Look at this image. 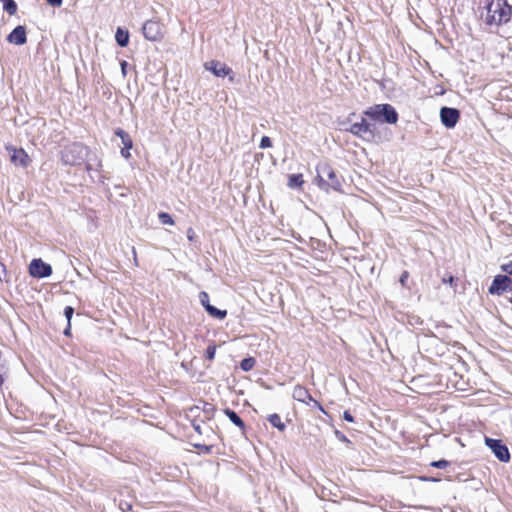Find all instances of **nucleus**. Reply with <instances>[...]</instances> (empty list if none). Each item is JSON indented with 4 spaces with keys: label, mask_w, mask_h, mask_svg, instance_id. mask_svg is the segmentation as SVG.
I'll list each match as a JSON object with an SVG mask.
<instances>
[{
    "label": "nucleus",
    "mask_w": 512,
    "mask_h": 512,
    "mask_svg": "<svg viewBox=\"0 0 512 512\" xmlns=\"http://www.w3.org/2000/svg\"><path fill=\"white\" fill-rule=\"evenodd\" d=\"M267 420L273 427L280 431H284L286 428V425L282 422L281 417L278 414L269 415Z\"/></svg>",
    "instance_id": "18"
},
{
    "label": "nucleus",
    "mask_w": 512,
    "mask_h": 512,
    "mask_svg": "<svg viewBox=\"0 0 512 512\" xmlns=\"http://www.w3.org/2000/svg\"><path fill=\"white\" fill-rule=\"evenodd\" d=\"M460 113L455 108L442 107L440 110V118L442 124L446 128H453L457 124Z\"/></svg>",
    "instance_id": "8"
},
{
    "label": "nucleus",
    "mask_w": 512,
    "mask_h": 512,
    "mask_svg": "<svg viewBox=\"0 0 512 512\" xmlns=\"http://www.w3.org/2000/svg\"><path fill=\"white\" fill-rule=\"evenodd\" d=\"M216 353V346L215 345H209L206 349V358L210 361H212L215 358Z\"/></svg>",
    "instance_id": "26"
},
{
    "label": "nucleus",
    "mask_w": 512,
    "mask_h": 512,
    "mask_svg": "<svg viewBox=\"0 0 512 512\" xmlns=\"http://www.w3.org/2000/svg\"><path fill=\"white\" fill-rule=\"evenodd\" d=\"M29 273L34 278H46L52 274V267L41 259H33L29 265Z\"/></svg>",
    "instance_id": "7"
},
{
    "label": "nucleus",
    "mask_w": 512,
    "mask_h": 512,
    "mask_svg": "<svg viewBox=\"0 0 512 512\" xmlns=\"http://www.w3.org/2000/svg\"><path fill=\"white\" fill-rule=\"evenodd\" d=\"M501 270L512 276V262L501 265Z\"/></svg>",
    "instance_id": "29"
},
{
    "label": "nucleus",
    "mask_w": 512,
    "mask_h": 512,
    "mask_svg": "<svg viewBox=\"0 0 512 512\" xmlns=\"http://www.w3.org/2000/svg\"><path fill=\"white\" fill-rule=\"evenodd\" d=\"M292 397L296 401H299L302 403H308V401H312L314 403L315 407L319 408L321 411H324L321 404L311 397L309 391L304 386H301V385L295 386L293 389V392H292Z\"/></svg>",
    "instance_id": "11"
},
{
    "label": "nucleus",
    "mask_w": 512,
    "mask_h": 512,
    "mask_svg": "<svg viewBox=\"0 0 512 512\" xmlns=\"http://www.w3.org/2000/svg\"><path fill=\"white\" fill-rule=\"evenodd\" d=\"M225 414L227 415V417L230 419V421L233 424H235L241 430H244L245 424H244L243 420L238 416V414L235 411H233L231 409H226L225 410Z\"/></svg>",
    "instance_id": "16"
},
{
    "label": "nucleus",
    "mask_w": 512,
    "mask_h": 512,
    "mask_svg": "<svg viewBox=\"0 0 512 512\" xmlns=\"http://www.w3.org/2000/svg\"><path fill=\"white\" fill-rule=\"evenodd\" d=\"M132 252H133V260H134L135 264L137 265L138 264L137 263V254H136V250L134 247L132 248Z\"/></svg>",
    "instance_id": "35"
},
{
    "label": "nucleus",
    "mask_w": 512,
    "mask_h": 512,
    "mask_svg": "<svg viewBox=\"0 0 512 512\" xmlns=\"http://www.w3.org/2000/svg\"><path fill=\"white\" fill-rule=\"evenodd\" d=\"M115 135L118 136L126 149H131L133 146L132 140L127 132L122 129H117Z\"/></svg>",
    "instance_id": "17"
},
{
    "label": "nucleus",
    "mask_w": 512,
    "mask_h": 512,
    "mask_svg": "<svg viewBox=\"0 0 512 512\" xmlns=\"http://www.w3.org/2000/svg\"><path fill=\"white\" fill-rule=\"evenodd\" d=\"M340 439H342L343 441H348L345 436H340Z\"/></svg>",
    "instance_id": "37"
},
{
    "label": "nucleus",
    "mask_w": 512,
    "mask_h": 512,
    "mask_svg": "<svg viewBox=\"0 0 512 512\" xmlns=\"http://www.w3.org/2000/svg\"><path fill=\"white\" fill-rule=\"evenodd\" d=\"M158 217L162 224H165V225H173L174 224L172 217L166 212L159 213Z\"/></svg>",
    "instance_id": "23"
},
{
    "label": "nucleus",
    "mask_w": 512,
    "mask_h": 512,
    "mask_svg": "<svg viewBox=\"0 0 512 512\" xmlns=\"http://www.w3.org/2000/svg\"><path fill=\"white\" fill-rule=\"evenodd\" d=\"M304 183L302 174H292L289 176L288 186L291 188L300 187Z\"/></svg>",
    "instance_id": "20"
},
{
    "label": "nucleus",
    "mask_w": 512,
    "mask_h": 512,
    "mask_svg": "<svg viewBox=\"0 0 512 512\" xmlns=\"http://www.w3.org/2000/svg\"><path fill=\"white\" fill-rule=\"evenodd\" d=\"M485 444L491 449L499 461L506 463L510 460L509 450L501 440L485 437Z\"/></svg>",
    "instance_id": "4"
},
{
    "label": "nucleus",
    "mask_w": 512,
    "mask_h": 512,
    "mask_svg": "<svg viewBox=\"0 0 512 512\" xmlns=\"http://www.w3.org/2000/svg\"><path fill=\"white\" fill-rule=\"evenodd\" d=\"M512 289V279L508 275H496L489 287V293L492 295H501L506 290Z\"/></svg>",
    "instance_id": "6"
},
{
    "label": "nucleus",
    "mask_w": 512,
    "mask_h": 512,
    "mask_svg": "<svg viewBox=\"0 0 512 512\" xmlns=\"http://www.w3.org/2000/svg\"><path fill=\"white\" fill-rule=\"evenodd\" d=\"M488 15L490 22H494L497 25L507 23L512 15V6L506 1L501 2L498 0L496 3H491L488 6Z\"/></svg>",
    "instance_id": "2"
},
{
    "label": "nucleus",
    "mask_w": 512,
    "mask_h": 512,
    "mask_svg": "<svg viewBox=\"0 0 512 512\" xmlns=\"http://www.w3.org/2000/svg\"><path fill=\"white\" fill-rule=\"evenodd\" d=\"M129 150L130 149H126L125 147L121 150V155L126 159H128L131 156Z\"/></svg>",
    "instance_id": "34"
},
{
    "label": "nucleus",
    "mask_w": 512,
    "mask_h": 512,
    "mask_svg": "<svg viewBox=\"0 0 512 512\" xmlns=\"http://www.w3.org/2000/svg\"><path fill=\"white\" fill-rule=\"evenodd\" d=\"M206 70L212 72L217 77H225L230 74L231 69L219 61H209L204 64Z\"/></svg>",
    "instance_id": "14"
},
{
    "label": "nucleus",
    "mask_w": 512,
    "mask_h": 512,
    "mask_svg": "<svg viewBox=\"0 0 512 512\" xmlns=\"http://www.w3.org/2000/svg\"><path fill=\"white\" fill-rule=\"evenodd\" d=\"M199 300H200L201 304L203 305V307L205 308V310H207V305H211L209 303V295L205 291L200 292Z\"/></svg>",
    "instance_id": "24"
},
{
    "label": "nucleus",
    "mask_w": 512,
    "mask_h": 512,
    "mask_svg": "<svg viewBox=\"0 0 512 512\" xmlns=\"http://www.w3.org/2000/svg\"><path fill=\"white\" fill-rule=\"evenodd\" d=\"M6 149L10 153V161L15 165L22 168L28 167L30 163V158L28 154L23 149H17L10 146H7Z\"/></svg>",
    "instance_id": "9"
},
{
    "label": "nucleus",
    "mask_w": 512,
    "mask_h": 512,
    "mask_svg": "<svg viewBox=\"0 0 512 512\" xmlns=\"http://www.w3.org/2000/svg\"><path fill=\"white\" fill-rule=\"evenodd\" d=\"M142 31L144 37L149 41H157L161 37L160 24L155 21H146Z\"/></svg>",
    "instance_id": "12"
},
{
    "label": "nucleus",
    "mask_w": 512,
    "mask_h": 512,
    "mask_svg": "<svg viewBox=\"0 0 512 512\" xmlns=\"http://www.w3.org/2000/svg\"><path fill=\"white\" fill-rule=\"evenodd\" d=\"M115 40L117 44L121 47H126L129 43V32L128 30H124L122 28H117L115 34Z\"/></svg>",
    "instance_id": "15"
},
{
    "label": "nucleus",
    "mask_w": 512,
    "mask_h": 512,
    "mask_svg": "<svg viewBox=\"0 0 512 512\" xmlns=\"http://www.w3.org/2000/svg\"><path fill=\"white\" fill-rule=\"evenodd\" d=\"M408 276H409V274H408V272H407V271H404V272L402 273V275H401V277H400V283H401V285L405 286L406 281H407V279H408Z\"/></svg>",
    "instance_id": "31"
},
{
    "label": "nucleus",
    "mask_w": 512,
    "mask_h": 512,
    "mask_svg": "<svg viewBox=\"0 0 512 512\" xmlns=\"http://www.w3.org/2000/svg\"><path fill=\"white\" fill-rule=\"evenodd\" d=\"M453 281V277H450V279H447V282H452Z\"/></svg>",
    "instance_id": "38"
},
{
    "label": "nucleus",
    "mask_w": 512,
    "mask_h": 512,
    "mask_svg": "<svg viewBox=\"0 0 512 512\" xmlns=\"http://www.w3.org/2000/svg\"><path fill=\"white\" fill-rule=\"evenodd\" d=\"M431 466L438 469H445L446 467L449 466V462L447 460L442 459L431 462Z\"/></svg>",
    "instance_id": "25"
},
{
    "label": "nucleus",
    "mask_w": 512,
    "mask_h": 512,
    "mask_svg": "<svg viewBox=\"0 0 512 512\" xmlns=\"http://www.w3.org/2000/svg\"><path fill=\"white\" fill-rule=\"evenodd\" d=\"M64 334L65 335H69L70 334V323H68V327L65 329Z\"/></svg>",
    "instance_id": "36"
},
{
    "label": "nucleus",
    "mask_w": 512,
    "mask_h": 512,
    "mask_svg": "<svg viewBox=\"0 0 512 512\" xmlns=\"http://www.w3.org/2000/svg\"><path fill=\"white\" fill-rule=\"evenodd\" d=\"M120 66H121L122 75L125 77L127 75L128 63L125 60H123V61H121Z\"/></svg>",
    "instance_id": "30"
},
{
    "label": "nucleus",
    "mask_w": 512,
    "mask_h": 512,
    "mask_svg": "<svg viewBox=\"0 0 512 512\" xmlns=\"http://www.w3.org/2000/svg\"><path fill=\"white\" fill-rule=\"evenodd\" d=\"M48 4L52 6H60L62 4V0H46Z\"/></svg>",
    "instance_id": "33"
},
{
    "label": "nucleus",
    "mask_w": 512,
    "mask_h": 512,
    "mask_svg": "<svg viewBox=\"0 0 512 512\" xmlns=\"http://www.w3.org/2000/svg\"><path fill=\"white\" fill-rule=\"evenodd\" d=\"M87 148L79 143H73L66 147L62 154V160L65 164L75 165L84 160Z\"/></svg>",
    "instance_id": "3"
},
{
    "label": "nucleus",
    "mask_w": 512,
    "mask_h": 512,
    "mask_svg": "<svg viewBox=\"0 0 512 512\" xmlns=\"http://www.w3.org/2000/svg\"><path fill=\"white\" fill-rule=\"evenodd\" d=\"M320 181L324 185L329 186L335 190L339 189L340 182L336 178L335 172L329 166H323L319 171Z\"/></svg>",
    "instance_id": "10"
},
{
    "label": "nucleus",
    "mask_w": 512,
    "mask_h": 512,
    "mask_svg": "<svg viewBox=\"0 0 512 512\" xmlns=\"http://www.w3.org/2000/svg\"><path fill=\"white\" fill-rule=\"evenodd\" d=\"M453 281V277H450V279H447V282H452Z\"/></svg>",
    "instance_id": "39"
},
{
    "label": "nucleus",
    "mask_w": 512,
    "mask_h": 512,
    "mask_svg": "<svg viewBox=\"0 0 512 512\" xmlns=\"http://www.w3.org/2000/svg\"><path fill=\"white\" fill-rule=\"evenodd\" d=\"M255 362H256V361H255V359H254V358H251V357H249V358H245V359H243V360L241 361V363H240V367H241V369H242L243 371H246V372H247V371H250V370L254 367Z\"/></svg>",
    "instance_id": "22"
},
{
    "label": "nucleus",
    "mask_w": 512,
    "mask_h": 512,
    "mask_svg": "<svg viewBox=\"0 0 512 512\" xmlns=\"http://www.w3.org/2000/svg\"><path fill=\"white\" fill-rule=\"evenodd\" d=\"M369 118L382 121L388 124H395L398 121V113L390 104H377L365 111Z\"/></svg>",
    "instance_id": "1"
},
{
    "label": "nucleus",
    "mask_w": 512,
    "mask_h": 512,
    "mask_svg": "<svg viewBox=\"0 0 512 512\" xmlns=\"http://www.w3.org/2000/svg\"><path fill=\"white\" fill-rule=\"evenodd\" d=\"M510 302L512 303V298L510 299Z\"/></svg>",
    "instance_id": "40"
},
{
    "label": "nucleus",
    "mask_w": 512,
    "mask_h": 512,
    "mask_svg": "<svg viewBox=\"0 0 512 512\" xmlns=\"http://www.w3.org/2000/svg\"><path fill=\"white\" fill-rule=\"evenodd\" d=\"M73 313H74V309L71 307V306H66L65 309H64V315L68 321V323H70L71 321V318L73 316Z\"/></svg>",
    "instance_id": "28"
},
{
    "label": "nucleus",
    "mask_w": 512,
    "mask_h": 512,
    "mask_svg": "<svg viewBox=\"0 0 512 512\" xmlns=\"http://www.w3.org/2000/svg\"><path fill=\"white\" fill-rule=\"evenodd\" d=\"M347 130L363 140L370 141L374 138V132L365 118H362L360 122L352 124Z\"/></svg>",
    "instance_id": "5"
},
{
    "label": "nucleus",
    "mask_w": 512,
    "mask_h": 512,
    "mask_svg": "<svg viewBox=\"0 0 512 512\" xmlns=\"http://www.w3.org/2000/svg\"><path fill=\"white\" fill-rule=\"evenodd\" d=\"M3 2V8L9 15H14L17 11V5L14 0H5Z\"/></svg>",
    "instance_id": "21"
},
{
    "label": "nucleus",
    "mask_w": 512,
    "mask_h": 512,
    "mask_svg": "<svg viewBox=\"0 0 512 512\" xmlns=\"http://www.w3.org/2000/svg\"><path fill=\"white\" fill-rule=\"evenodd\" d=\"M343 418H344V420H346L348 422H353L354 421V418H353V416L351 415V413L349 411H345L343 413Z\"/></svg>",
    "instance_id": "32"
},
{
    "label": "nucleus",
    "mask_w": 512,
    "mask_h": 512,
    "mask_svg": "<svg viewBox=\"0 0 512 512\" xmlns=\"http://www.w3.org/2000/svg\"><path fill=\"white\" fill-rule=\"evenodd\" d=\"M209 315H211L212 317L214 318H217V319H224L227 315V311L226 310H221V309H218L212 305H207V310Z\"/></svg>",
    "instance_id": "19"
},
{
    "label": "nucleus",
    "mask_w": 512,
    "mask_h": 512,
    "mask_svg": "<svg viewBox=\"0 0 512 512\" xmlns=\"http://www.w3.org/2000/svg\"><path fill=\"white\" fill-rule=\"evenodd\" d=\"M259 146L261 149L270 148L272 146V141L268 136H263Z\"/></svg>",
    "instance_id": "27"
},
{
    "label": "nucleus",
    "mask_w": 512,
    "mask_h": 512,
    "mask_svg": "<svg viewBox=\"0 0 512 512\" xmlns=\"http://www.w3.org/2000/svg\"><path fill=\"white\" fill-rule=\"evenodd\" d=\"M7 41L15 45H24L27 42L26 29L24 26H17L7 36Z\"/></svg>",
    "instance_id": "13"
}]
</instances>
